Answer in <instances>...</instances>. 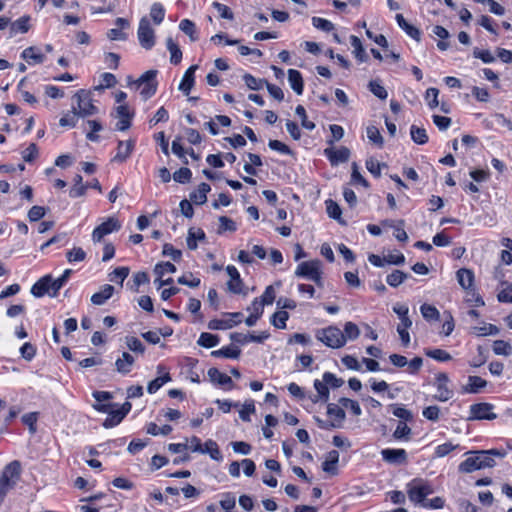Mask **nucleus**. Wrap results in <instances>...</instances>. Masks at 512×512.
I'll use <instances>...</instances> for the list:
<instances>
[{
	"label": "nucleus",
	"instance_id": "1",
	"mask_svg": "<svg viewBox=\"0 0 512 512\" xmlns=\"http://www.w3.org/2000/svg\"><path fill=\"white\" fill-rule=\"evenodd\" d=\"M21 478V463L14 460L7 464L0 475V504Z\"/></svg>",
	"mask_w": 512,
	"mask_h": 512
},
{
	"label": "nucleus",
	"instance_id": "2",
	"mask_svg": "<svg viewBox=\"0 0 512 512\" xmlns=\"http://www.w3.org/2000/svg\"><path fill=\"white\" fill-rule=\"evenodd\" d=\"M409 500L422 507L426 497L434 493L433 485L425 479L414 478L406 485Z\"/></svg>",
	"mask_w": 512,
	"mask_h": 512
},
{
	"label": "nucleus",
	"instance_id": "3",
	"mask_svg": "<svg viewBox=\"0 0 512 512\" xmlns=\"http://www.w3.org/2000/svg\"><path fill=\"white\" fill-rule=\"evenodd\" d=\"M93 408L101 413H107L103 426L105 428H112L118 425L128 413V402L125 401L122 405L119 404H93Z\"/></svg>",
	"mask_w": 512,
	"mask_h": 512
},
{
	"label": "nucleus",
	"instance_id": "4",
	"mask_svg": "<svg viewBox=\"0 0 512 512\" xmlns=\"http://www.w3.org/2000/svg\"><path fill=\"white\" fill-rule=\"evenodd\" d=\"M157 73V70L146 71L137 80H130V87L133 86L139 90L143 100L151 98L157 91Z\"/></svg>",
	"mask_w": 512,
	"mask_h": 512
},
{
	"label": "nucleus",
	"instance_id": "5",
	"mask_svg": "<svg viewBox=\"0 0 512 512\" xmlns=\"http://www.w3.org/2000/svg\"><path fill=\"white\" fill-rule=\"evenodd\" d=\"M316 338L324 343L327 347L336 349L345 345V336L343 332L336 326H328L316 332Z\"/></svg>",
	"mask_w": 512,
	"mask_h": 512
},
{
	"label": "nucleus",
	"instance_id": "6",
	"mask_svg": "<svg viewBox=\"0 0 512 512\" xmlns=\"http://www.w3.org/2000/svg\"><path fill=\"white\" fill-rule=\"evenodd\" d=\"M138 41L142 48L151 50L155 45V32L151 27L149 20L143 17L140 20L138 31Z\"/></svg>",
	"mask_w": 512,
	"mask_h": 512
},
{
	"label": "nucleus",
	"instance_id": "7",
	"mask_svg": "<svg viewBox=\"0 0 512 512\" xmlns=\"http://www.w3.org/2000/svg\"><path fill=\"white\" fill-rule=\"evenodd\" d=\"M75 96L78 102L77 107H73V111L78 117H86L98 112L97 107L92 103L89 93L81 90Z\"/></svg>",
	"mask_w": 512,
	"mask_h": 512
},
{
	"label": "nucleus",
	"instance_id": "8",
	"mask_svg": "<svg viewBox=\"0 0 512 512\" xmlns=\"http://www.w3.org/2000/svg\"><path fill=\"white\" fill-rule=\"evenodd\" d=\"M494 405L491 403L481 402L475 403L470 406L468 417L469 421L473 420H494L497 414L493 412Z\"/></svg>",
	"mask_w": 512,
	"mask_h": 512
},
{
	"label": "nucleus",
	"instance_id": "9",
	"mask_svg": "<svg viewBox=\"0 0 512 512\" xmlns=\"http://www.w3.org/2000/svg\"><path fill=\"white\" fill-rule=\"evenodd\" d=\"M229 319H212L208 323L210 330H227L237 326L242 322L243 314L241 312L225 313Z\"/></svg>",
	"mask_w": 512,
	"mask_h": 512
},
{
	"label": "nucleus",
	"instance_id": "10",
	"mask_svg": "<svg viewBox=\"0 0 512 512\" xmlns=\"http://www.w3.org/2000/svg\"><path fill=\"white\" fill-rule=\"evenodd\" d=\"M467 454H478L481 469H484L494 467L496 464L494 457L504 458L507 452L504 449L493 448L489 450L469 451Z\"/></svg>",
	"mask_w": 512,
	"mask_h": 512
},
{
	"label": "nucleus",
	"instance_id": "11",
	"mask_svg": "<svg viewBox=\"0 0 512 512\" xmlns=\"http://www.w3.org/2000/svg\"><path fill=\"white\" fill-rule=\"evenodd\" d=\"M449 382V377L446 373H438L435 377V386L437 388V394L433 396L434 400L440 402H446L453 397V390L448 388L447 383Z\"/></svg>",
	"mask_w": 512,
	"mask_h": 512
},
{
	"label": "nucleus",
	"instance_id": "12",
	"mask_svg": "<svg viewBox=\"0 0 512 512\" xmlns=\"http://www.w3.org/2000/svg\"><path fill=\"white\" fill-rule=\"evenodd\" d=\"M321 271L320 260H310L301 262L295 271L297 277L312 280V277Z\"/></svg>",
	"mask_w": 512,
	"mask_h": 512
},
{
	"label": "nucleus",
	"instance_id": "13",
	"mask_svg": "<svg viewBox=\"0 0 512 512\" xmlns=\"http://www.w3.org/2000/svg\"><path fill=\"white\" fill-rule=\"evenodd\" d=\"M350 154V150L345 146H342L338 149L326 148L324 150V155L327 157L332 166L347 162L350 158Z\"/></svg>",
	"mask_w": 512,
	"mask_h": 512
},
{
	"label": "nucleus",
	"instance_id": "14",
	"mask_svg": "<svg viewBox=\"0 0 512 512\" xmlns=\"http://www.w3.org/2000/svg\"><path fill=\"white\" fill-rule=\"evenodd\" d=\"M119 228L120 225L118 224L117 220L114 218H109L107 221L103 222L94 229L92 238L94 241L99 242L104 236L117 231Z\"/></svg>",
	"mask_w": 512,
	"mask_h": 512
},
{
	"label": "nucleus",
	"instance_id": "15",
	"mask_svg": "<svg viewBox=\"0 0 512 512\" xmlns=\"http://www.w3.org/2000/svg\"><path fill=\"white\" fill-rule=\"evenodd\" d=\"M226 272L230 276V280L227 283L229 291L234 294L242 293L244 284L237 268L233 265H228Z\"/></svg>",
	"mask_w": 512,
	"mask_h": 512
},
{
	"label": "nucleus",
	"instance_id": "16",
	"mask_svg": "<svg viewBox=\"0 0 512 512\" xmlns=\"http://www.w3.org/2000/svg\"><path fill=\"white\" fill-rule=\"evenodd\" d=\"M269 337H270V333L268 331H263L259 335H254V334L244 335L242 333H237V332L230 334V339L233 342H237L241 345H244L248 342L263 343Z\"/></svg>",
	"mask_w": 512,
	"mask_h": 512
},
{
	"label": "nucleus",
	"instance_id": "17",
	"mask_svg": "<svg viewBox=\"0 0 512 512\" xmlns=\"http://www.w3.org/2000/svg\"><path fill=\"white\" fill-rule=\"evenodd\" d=\"M381 456L390 464H402L407 461V452L404 449L386 448L381 451Z\"/></svg>",
	"mask_w": 512,
	"mask_h": 512
},
{
	"label": "nucleus",
	"instance_id": "18",
	"mask_svg": "<svg viewBox=\"0 0 512 512\" xmlns=\"http://www.w3.org/2000/svg\"><path fill=\"white\" fill-rule=\"evenodd\" d=\"M208 377L210 381L216 385L226 387L228 390L234 388V383L230 376L220 372L217 368L212 367L208 370Z\"/></svg>",
	"mask_w": 512,
	"mask_h": 512
},
{
	"label": "nucleus",
	"instance_id": "19",
	"mask_svg": "<svg viewBox=\"0 0 512 512\" xmlns=\"http://www.w3.org/2000/svg\"><path fill=\"white\" fill-rule=\"evenodd\" d=\"M111 115L115 121L114 128L116 130L124 131L128 128V107L126 105L117 106Z\"/></svg>",
	"mask_w": 512,
	"mask_h": 512
},
{
	"label": "nucleus",
	"instance_id": "20",
	"mask_svg": "<svg viewBox=\"0 0 512 512\" xmlns=\"http://www.w3.org/2000/svg\"><path fill=\"white\" fill-rule=\"evenodd\" d=\"M198 69V65L190 66L184 73L182 80L179 84V90L185 95H189L191 89L195 84V71Z\"/></svg>",
	"mask_w": 512,
	"mask_h": 512
},
{
	"label": "nucleus",
	"instance_id": "21",
	"mask_svg": "<svg viewBox=\"0 0 512 512\" xmlns=\"http://www.w3.org/2000/svg\"><path fill=\"white\" fill-rule=\"evenodd\" d=\"M396 22L398 24V26L409 36L411 37L412 39L416 40L417 42H420L421 41V31L420 29H418L417 27H415L414 25L408 23L406 21V19L404 18V16L402 14H397L396 17Z\"/></svg>",
	"mask_w": 512,
	"mask_h": 512
},
{
	"label": "nucleus",
	"instance_id": "22",
	"mask_svg": "<svg viewBox=\"0 0 512 512\" xmlns=\"http://www.w3.org/2000/svg\"><path fill=\"white\" fill-rule=\"evenodd\" d=\"M456 277L459 285L467 292L474 289V273L467 268H460L456 272Z\"/></svg>",
	"mask_w": 512,
	"mask_h": 512
},
{
	"label": "nucleus",
	"instance_id": "23",
	"mask_svg": "<svg viewBox=\"0 0 512 512\" xmlns=\"http://www.w3.org/2000/svg\"><path fill=\"white\" fill-rule=\"evenodd\" d=\"M339 452L337 450H331L328 452L325 461L322 463V469L324 472L331 475L338 474Z\"/></svg>",
	"mask_w": 512,
	"mask_h": 512
},
{
	"label": "nucleus",
	"instance_id": "24",
	"mask_svg": "<svg viewBox=\"0 0 512 512\" xmlns=\"http://www.w3.org/2000/svg\"><path fill=\"white\" fill-rule=\"evenodd\" d=\"M327 415L337 425L338 428L343 426V422L346 418V413L343 407H340L334 403L327 405Z\"/></svg>",
	"mask_w": 512,
	"mask_h": 512
},
{
	"label": "nucleus",
	"instance_id": "25",
	"mask_svg": "<svg viewBox=\"0 0 512 512\" xmlns=\"http://www.w3.org/2000/svg\"><path fill=\"white\" fill-rule=\"evenodd\" d=\"M21 58L28 64H41L45 61V56L38 48L31 46L24 49L21 53Z\"/></svg>",
	"mask_w": 512,
	"mask_h": 512
},
{
	"label": "nucleus",
	"instance_id": "26",
	"mask_svg": "<svg viewBox=\"0 0 512 512\" xmlns=\"http://www.w3.org/2000/svg\"><path fill=\"white\" fill-rule=\"evenodd\" d=\"M211 187L209 184L203 182L198 186V189L191 192L189 197L193 204L202 205L207 201V194L210 192Z\"/></svg>",
	"mask_w": 512,
	"mask_h": 512
},
{
	"label": "nucleus",
	"instance_id": "27",
	"mask_svg": "<svg viewBox=\"0 0 512 512\" xmlns=\"http://www.w3.org/2000/svg\"><path fill=\"white\" fill-rule=\"evenodd\" d=\"M288 81L290 87L297 95H302L304 90V82L302 74L296 69L288 70Z\"/></svg>",
	"mask_w": 512,
	"mask_h": 512
},
{
	"label": "nucleus",
	"instance_id": "28",
	"mask_svg": "<svg viewBox=\"0 0 512 512\" xmlns=\"http://www.w3.org/2000/svg\"><path fill=\"white\" fill-rule=\"evenodd\" d=\"M487 386V381L479 376H469L468 383L463 387V392L477 394Z\"/></svg>",
	"mask_w": 512,
	"mask_h": 512
},
{
	"label": "nucleus",
	"instance_id": "29",
	"mask_svg": "<svg viewBox=\"0 0 512 512\" xmlns=\"http://www.w3.org/2000/svg\"><path fill=\"white\" fill-rule=\"evenodd\" d=\"M470 455L471 456H469L467 459H465L464 461H462L459 464V466H458L459 472L472 473L476 470L481 469L480 458H479L478 454H470Z\"/></svg>",
	"mask_w": 512,
	"mask_h": 512
},
{
	"label": "nucleus",
	"instance_id": "30",
	"mask_svg": "<svg viewBox=\"0 0 512 512\" xmlns=\"http://www.w3.org/2000/svg\"><path fill=\"white\" fill-rule=\"evenodd\" d=\"M51 276L46 275L39 279L31 288V293L35 297H42L51 290Z\"/></svg>",
	"mask_w": 512,
	"mask_h": 512
},
{
	"label": "nucleus",
	"instance_id": "31",
	"mask_svg": "<svg viewBox=\"0 0 512 512\" xmlns=\"http://www.w3.org/2000/svg\"><path fill=\"white\" fill-rule=\"evenodd\" d=\"M113 292L114 287L112 285L105 284L100 291L91 296V302L94 305H103L113 295Z\"/></svg>",
	"mask_w": 512,
	"mask_h": 512
},
{
	"label": "nucleus",
	"instance_id": "32",
	"mask_svg": "<svg viewBox=\"0 0 512 512\" xmlns=\"http://www.w3.org/2000/svg\"><path fill=\"white\" fill-rule=\"evenodd\" d=\"M241 350L234 345L224 346L219 350H214L211 352V356L215 358H229V359H238L240 357Z\"/></svg>",
	"mask_w": 512,
	"mask_h": 512
},
{
	"label": "nucleus",
	"instance_id": "33",
	"mask_svg": "<svg viewBox=\"0 0 512 512\" xmlns=\"http://www.w3.org/2000/svg\"><path fill=\"white\" fill-rule=\"evenodd\" d=\"M433 34L440 38L437 43V47L441 51H446L450 47V43L446 41L450 37L449 31L443 26L436 25L432 30Z\"/></svg>",
	"mask_w": 512,
	"mask_h": 512
},
{
	"label": "nucleus",
	"instance_id": "34",
	"mask_svg": "<svg viewBox=\"0 0 512 512\" xmlns=\"http://www.w3.org/2000/svg\"><path fill=\"white\" fill-rule=\"evenodd\" d=\"M30 17L22 16L10 25V37H13L17 33H26L30 29L29 25Z\"/></svg>",
	"mask_w": 512,
	"mask_h": 512
},
{
	"label": "nucleus",
	"instance_id": "35",
	"mask_svg": "<svg viewBox=\"0 0 512 512\" xmlns=\"http://www.w3.org/2000/svg\"><path fill=\"white\" fill-rule=\"evenodd\" d=\"M202 454H209V456L213 460L218 462L223 460V455L219 449L217 442L212 439H208L207 441H205L204 450Z\"/></svg>",
	"mask_w": 512,
	"mask_h": 512
},
{
	"label": "nucleus",
	"instance_id": "36",
	"mask_svg": "<svg viewBox=\"0 0 512 512\" xmlns=\"http://www.w3.org/2000/svg\"><path fill=\"white\" fill-rule=\"evenodd\" d=\"M167 49L170 52V62L174 65H177L182 60V51L177 43L169 37L166 40Z\"/></svg>",
	"mask_w": 512,
	"mask_h": 512
},
{
	"label": "nucleus",
	"instance_id": "37",
	"mask_svg": "<svg viewBox=\"0 0 512 512\" xmlns=\"http://www.w3.org/2000/svg\"><path fill=\"white\" fill-rule=\"evenodd\" d=\"M220 342V337L216 334H211L208 332H203L200 334L197 344L204 348H213L217 346Z\"/></svg>",
	"mask_w": 512,
	"mask_h": 512
},
{
	"label": "nucleus",
	"instance_id": "38",
	"mask_svg": "<svg viewBox=\"0 0 512 512\" xmlns=\"http://www.w3.org/2000/svg\"><path fill=\"white\" fill-rule=\"evenodd\" d=\"M350 44L354 48L353 53L357 60L359 62H366L368 60V56L364 50L361 40L357 36L351 35Z\"/></svg>",
	"mask_w": 512,
	"mask_h": 512
},
{
	"label": "nucleus",
	"instance_id": "39",
	"mask_svg": "<svg viewBox=\"0 0 512 512\" xmlns=\"http://www.w3.org/2000/svg\"><path fill=\"white\" fill-rule=\"evenodd\" d=\"M325 204L328 216L334 220H337L341 225H345L346 222L341 218L342 211L340 206L331 199L326 200Z\"/></svg>",
	"mask_w": 512,
	"mask_h": 512
},
{
	"label": "nucleus",
	"instance_id": "40",
	"mask_svg": "<svg viewBox=\"0 0 512 512\" xmlns=\"http://www.w3.org/2000/svg\"><path fill=\"white\" fill-rule=\"evenodd\" d=\"M205 239V233L202 229L194 230L193 228H190L188 231V237H187V247L190 250H196L197 249V240H204Z\"/></svg>",
	"mask_w": 512,
	"mask_h": 512
},
{
	"label": "nucleus",
	"instance_id": "41",
	"mask_svg": "<svg viewBox=\"0 0 512 512\" xmlns=\"http://www.w3.org/2000/svg\"><path fill=\"white\" fill-rule=\"evenodd\" d=\"M410 135L412 140L419 145H424L429 140L426 130L416 125L410 127Z\"/></svg>",
	"mask_w": 512,
	"mask_h": 512
},
{
	"label": "nucleus",
	"instance_id": "42",
	"mask_svg": "<svg viewBox=\"0 0 512 512\" xmlns=\"http://www.w3.org/2000/svg\"><path fill=\"white\" fill-rule=\"evenodd\" d=\"M71 273H72L71 269H66L59 278L54 279V280L51 278L50 284H51V290L53 291V293L51 294L52 297H55L57 295L58 291L68 281Z\"/></svg>",
	"mask_w": 512,
	"mask_h": 512
},
{
	"label": "nucleus",
	"instance_id": "43",
	"mask_svg": "<svg viewBox=\"0 0 512 512\" xmlns=\"http://www.w3.org/2000/svg\"><path fill=\"white\" fill-rule=\"evenodd\" d=\"M427 357H430L438 362H447L452 359V356L443 349H425L424 351Z\"/></svg>",
	"mask_w": 512,
	"mask_h": 512
},
{
	"label": "nucleus",
	"instance_id": "44",
	"mask_svg": "<svg viewBox=\"0 0 512 512\" xmlns=\"http://www.w3.org/2000/svg\"><path fill=\"white\" fill-rule=\"evenodd\" d=\"M408 276V274L401 270H394L392 273L387 275L386 282L391 287H397L402 284L408 278Z\"/></svg>",
	"mask_w": 512,
	"mask_h": 512
},
{
	"label": "nucleus",
	"instance_id": "45",
	"mask_svg": "<svg viewBox=\"0 0 512 512\" xmlns=\"http://www.w3.org/2000/svg\"><path fill=\"white\" fill-rule=\"evenodd\" d=\"M289 319V313L287 311H277L270 319L271 324L277 329H285L286 322Z\"/></svg>",
	"mask_w": 512,
	"mask_h": 512
},
{
	"label": "nucleus",
	"instance_id": "46",
	"mask_svg": "<svg viewBox=\"0 0 512 512\" xmlns=\"http://www.w3.org/2000/svg\"><path fill=\"white\" fill-rule=\"evenodd\" d=\"M389 407L392 409V413L394 416H396L399 419H402L404 421H412L413 420V414L410 410L406 409L401 404H391Z\"/></svg>",
	"mask_w": 512,
	"mask_h": 512
},
{
	"label": "nucleus",
	"instance_id": "47",
	"mask_svg": "<svg viewBox=\"0 0 512 512\" xmlns=\"http://www.w3.org/2000/svg\"><path fill=\"white\" fill-rule=\"evenodd\" d=\"M171 381V376L168 372L164 375L155 378L150 381L147 387V391L150 394L156 393L165 383Z\"/></svg>",
	"mask_w": 512,
	"mask_h": 512
},
{
	"label": "nucleus",
	"instance_id": "48",
	"mask_svg": "<svg viewBox=\"0 0 512 512\" xmlns=\"http://www.w3.org/2000/svg\"><path fill=\"white\" fill-rule=\"evenodd\" d=\"M88 186L82 184V176L77 174L74 177V185L69 191V196L71 198H78L85 194L86 189Z\"/></svg>",
	"mask_w": 512,
	"mask_h": 512
},
{
	"label": "nucleus",
	"instance_id": "49",
	"mask_svg": "<svg viewBox=\"0 0 512 512\" xmlns=\"http://www.w3.org/2000/svg\"><path fill=\"white\" fill-rule=\"evenodd\" d=\"M492 349L496 355L510 356L512 354V346L504 340H495Z\"/></svg>",
	"mask_w": 512,
	"mask_h": 512
},
{
	"label": "nucleus",
	"instance_id": "50",
	"mask_svg": "<svg viewBox=\"0 0 512 512\" xmlns=\"http://www.w3.org/2000/svg\"><path fill=\"white\" fill-rule=\"evenodd\" d=\"M459 448H460L459 444H453L451 442H445L443 444L438 445L435 448L434 456L437 457V458H442V457H445L446 455H448L450 452H452V451H454L456 449H459Z\"/></svg>",
	"mask_w": 512,
	"mask_h": 512
},
{
	"label": "nucleus",
	"instance_id": "51",
	"mask_svg": "<svg viewBox=\"0 0 512 512\" xmlns=\"http://www.w3.org/2000/svg\"><path fill=\"white\" fill-rule=\"evenodd\" d=\"M314 388L318 393V399L313 400L314 402H317L318 400H321L323 402H327L329 399V389L328 385L322 380L316 379L314 381Z\"/></svg>",
	"mask_w": 512,
	"mask_h": 512
},
{
	"label": "nucleus",
	"instance_id": "52",
	"mask_svg": "<svg viewBox=\"0 0 512 512\" xmlns=\"http://www.w3.org/2000/svg\"><path fill=\"white\" fill-rule=\"evenodd\" d=\"M368 88L371 93L381 100H385L388 96L386 89L378 80H371L368 84Z\"/></svg>",
	"mask_w": 512,
	"mask_h": 512
},
{
	"label": "nucleus",
	"instance_id": "53",
	"mask_svg": "<svg viewBox=\"0 0 512 512\" xmlns=\"http://www.w3.org/2000/svg\"><path fill=\"white\" fill-rule=\"evenodd\" d=\"M420 311H421L423 318L428 321L439 319V316H440L439 311L433 305L424 303L421 305Z\"/></svg>",
	"mask_w": 512,
	"mask_h": 512
},
{
	"label": "nucleus",
	"instance_id": "54",
	"mask_svg": "<svg viewBox=\"0 0 512 512\" xmlns=\"http://www.w3.org/2000/svg\"><path fill=\"white\" fill-rule=\"evenodd\" d=\"M116 77L111 73H103L100 76L99 83L95 86L96 90L111 88L116 84Z\"/></svg>",
	"mask_w": 512,
	"mask_h": 512
},
{
	"label": "nucleus",
	"instance_id": "55",
	"mask_svg": "<svg viewBox=\"0 0 512 512\" xmlns=\"http://www.w3.org/2000/svg\"><path fill=\"white\" fill-rule=\"evenodd\" d=\"M339 404L343 408L350 409L352 414L355 415V416H360L361 413H362V410H361V407H360L359 403L357 401H355V400H352V399H349V398H346V397H341L339 399Z\"/></svg>",
	"mask_w": 512,
	"mask_h": 512
},
{
	"label": "nucleus",
	"instance_id": "56",
	"mask_svg": "<svg viewBox=\"0 0 512 512\" xmlns=\"http://www.w3.org/2000/svg\"><path fill=\"white\" fill-rule=\"evenodd\" d=\"M162 255L165 257H170L175 262H179L182 258V251L179 249H176L170 243H165L163 245Z\"/></svg>",
	"mask_w": 512,
	"mask_h": 512
},
{
	"label": "nucleus",
	"instance_id": "57",
	"mask_svg": "<svg viewBox=\"0 0 512 512\" xmlns=\"http://www.w3.org/2000/svg\"><path fill=\"white\" fill-rule=\"evenodd\" d=\"M150 16L155 24H160L165 17V9L161 3H154L150 10Z\"/></svg>",
	"mask_w": 512,
	"mask_h": 512
},
{
	"label": "nucleus",
	"instance_id": "58",
	"mask_svg": "<svg viewBox=\"0 0 512 512\" xmlns=\"http://www.w3.org/2000/svg\"><path fill=\"white\" fill-rule=\"evenodd\" d=\"M472 55L474 58L480 59L485 64L494 63L496 60L489 50H482L478 47L473 49Z\"/></svg>",
	"mask_w": 512,
	"mask_h": 512
},
{
	"label": "nucleus",
	"instance_id": "59",
	"mask_svg": "<svg viewBox=\"0 0 512 512\" xmlns=\"http://www.w3.org/2000/svg\"><path fill=\"white\" fill-rule=\"evenodd\" d=\"M343 335L345 336V342L347 340H355L360 335L358 326L353 322H346L344 325Z\"/></svg>",
	"mask_w": 512,
	"mask_h": 512
},
{
	"label": "nucleus",
	"instance_id": "60",
	"mask_svg": "<svg viewBox=\"0 0 512 512\" xmlns=\"http://www.w3.org/2000/svg\"><path fill=\"white\" fill-rule=\"evenodd\" d=\"M179 28L181 31H183L186 35H188L192 41L197 40V36H195L196 33V26L195 23L189 19H183L181 20L179 24Z\"/></svg>",
	"mask_w": 512,
	"mask_h": 512
},
{
	"label": "nucleus",
	"instance_id": "61",
	"mask_svg": "<svg viewBox=\"0 0 512 512\" xmlns=\"http://www.w3.org/2000/svg\"><path fill=\"white\" fill-rule=\"evenodd\" d=\"M455 503L459 512H479V507L463 497L457 498Z\"/></svg>",
	"mask_w": 512,
	"mask_h": 512
},
{
	"label": "nucleus",
	"instance_id": "62",
	"mask_svg": "<svg viewBox=\"0 0 512 512\" xmlns=\"http://www.w3.org/2000/svg\"><path fill=\"white\" fill-rule=\"evenodd\" d=\"M176 272V266L171 262H160L156 264L154 268V273L159 276L160 278H163V276L166 273H175Z\"/></svg>",
	"mask_w": 512,
	"mask_h": 512
},
{
	"label": "nucleus",
	"instance_id": "63",
	"mask_svg": "<svg viewBox=\"0 0 512 512\" xmlns=\"http://www.w3.org/2000/svg\"><path fill=\"white\" fill-rule=\"evenodd\" d=\"M312 24L316 29L322 30L324 32H331L335 28L331 21L316 16L312 18Z\"/></svg>",
	"mask_w": 512,
	"mask_h": 512
},
{
	"label": "nucleus",
	"instance_id": "64",
	"mask_svg": "<svg viewBox=\"0 0 512 512\" xmlns=\"http://www.w3.org/2000/svg\"><path fill=\"white\" fill-rule=\"evenodd\" d=\"M173 178L176 182L185 184L188 183L192 178V172L187 167H182L174 172Z\"/></svg>",
	"mask_w": 512,
	"mask_h": 512
}]
</instances>
